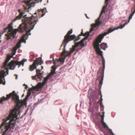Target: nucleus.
I'll return each mask as SVG.
<instances>
[{"instance_id":"obj_9","label":"nucleus","mask_w":135,"mask_h":135,"mask_svg":"<svg viewBox=\"0 0 135 135\" xmlns=\"http://www.w3.org/2000/svg\"><path fill=\"white\" fill-rule=\"evenodd\" d=\"M51 68L52 69V70L51 71V72L50 73L46 78H44L42 83H39V85H40V87H42L44 86L47 80L49 79H50L51 78L50 77L52 75L56 73L55 71L56 69V67H55L54 66H53Z\"/></svg>"},{"instance_id":"obj_30","label":"nucleus","mask_w":135,"mask_h":135,"mask_svg":"<svg viewBox=\"0 0 135 135\" xmlns=\"http://www.w3.org/2000/svg\"><path fill=\"white\" fill-rule=\"evenodd\" d=\"M16 75V79H17V78L18 75Z\"/></svg>"},{"instance_id":"obj_14","label":"nucleus","mask_w":135,"mask_h":135,"mask_svg":"<svg viewBox=\"0 0 135 135\" xmlns=\"http://www.w3.org/2000/svg\"><path fill=\"white\" fill-rule=\"evenodd\" d=\"M132 17L131 16H130L129 17V19L128 21V22H126V23L124 24L123 25H120L116 29L117 30L118 29L120 28V29H122L123 27H124L126 25H127L128 23H129V21L132 18Z\"/></svg>"},{"instance_id":"obj_26","label":"nucleus","mask_w":135,"mask_h":135,"mask_svg":"<svg viewBox=\"0 0 135 135\" xmlns=\"http://www.w3.org/2000/svg\"><path fill=\"white\" fill-rule=\"evenodd\" d=\"M102 115H100V116H101V117L102 116H104V112H102Z\"/></svg>"},{"instance_id":"obj_38","label":"nucleus","mask_w":135,"mask_h":135,"mask_svg":"<svg viewBox=\"0 0 135 135\" xmlns=\"http://www.w3.org/2000/svg\"><path fill=\"white\" fill-rule=\"evenodd\" d=\"M1 38V36H0V39Z\"/></svg>"},{"instance_id":"obj_8","label":"nucleus","mask_w":135,"mask_h":135,"mask_svg":"<svg viewBox=\"0 0 135 135\" xmlns=\"http://www.w3.org/2000/svg\"><path fill=\"white\" fill-rule=\"evenodd\" d=\"M88 97L90 99L89 104L90 106L91 104V99L93 100H95L99 98L98 96L97 91H92L91 89H89L88 91Z\"/></svg>"},{"instance_id":"obj_28","label":"nucleus","mask_w":135,"mask_h":135,"mask_svg":"<svg viewBox=\"0 0 135 135\" xmlns=\"http://www.w3.org/2000/svg\"><path fill=\"white\" fill-rule=\"evenodd\" d=\"M42 63H43V62H41L40 63V65H41L42 64Z\"/></svg>"},{"instance_id":"obj_39","label":"nucleus","mask_w":135,"mask_h":135,"mask_svg":"<svg viewBox=\"0 0 135 135\" xmlns=\"http://www.w3.org/2000/svg\"><path fill=\"white\" fill-rule=\"evenodd\" d=\"M1 128V127H0V128Z\"/></svg>"},{"instance_id":"obj_27","label":"nucleus","mask_w":135,"mask_h":135,"mask_svg":"<svg viewBox=\"0 0 135 135\" xmlns=\"http://www.w3.org/2000/svg\"><path fill=\"white\" fill-rule=\"evenodd\" d=\"M100 97H101V101H102V95H101V96H100Z\"/></svg>"},{"instance_id":"obj_17","label":"nucleus","mask_w":135,"mask_h":135,"mask_svg":"<svg viewBox=\"0 0 135 135\" xmlns=\"http://www.w3.org/2000/svg\"><path fill=\"white\" fill-rule=\"evenodd\" d=\"M31 94V92L29 91L27 92V95L26 96V98L25 99V100H27L28 99V97Z\"/></svg>"},{"instance_id":"obj_18","label":"nucleus","mask_w":135,"mask_h":135,"mask_svg":"<svg viewBox=\"0 0 135 135\" xmlns=\"http://www.w3.org/2000/svg\"><path fill=\"white\" fill-rule=\"evenodd\" d=\"M65 57H63V58H60L59 60V61L64 62L65 61Z\"/></svg>"},{"instance_id":"obj_11","label":"nucleus","mask_w":135,"mask_h":135,"mask_svg":"<svg viewBox=\"0 0 135 135\" xmlns=\"http://www.w3.org/2000/svg\"><path fill=\"white\" fill-rule=\"evenodd\" d=\"M39 64L38 60L37 58L33 62V64L30 66L29 69L30 71H32L34 69H36Z\"/></svg>"},{"instance_id":"obj_22","label":"nucleus","mask_w":135,"mask_h":135,"mask_svg":"<svg viewBox=\"0 0 135 135\" xmlns=\"http://www.w3.org/2000/svg\"><path fill=\"white\" fill-rule=\"evenodd\" d=\"M108 129L109 130V132L111 134H112V135H115L113 133L111 129H110L109 128Z\"/></svg>"},{"instance_id":"obj_13","label":"nucleus","mask_w":135,"mask_h":135,"mask_svg":"<svg viewBox=\"0 0 135 135\" xmlns=\"http://www.w3.org/2000/svg\"><path fill=\"white\" fill-rule=\"evenodd\" d=\"M104 116H101V122L102 123V125L103 126L104 128H107L108 129H109L108 126L107 125L106 123L104 122Z\"/></svg>"},{"instance_id":"obj_7","label":"nucleus","mask_w":135,"mask_h":135,"mask_svg":"<svg viewBox=\"0 0 135 135\" xmlns=\"http://www.w3.org/2000/svg\"><path fill=\"white\" fill-rule=\"evenodd\" d=\"M42 0H28L24 1L26 5V7H25V11L28 12L31 7H33L35 4L39 2H41Z\"/></svg>"},{"instance_id":"obj_34","label":"nucleus","mask_w":135,"mask_h":135,"mask_svg":"<svg viewBox=\"0 0 135 135\" xmlns=\"http://www.w3.org/2000/svg\"><path fill=\"white\" fill-rule=\"evenodd\" d=\"M37 14V13H34V15H36V14Z\"/></svg>"},{"instance_id":"obj_33","label":"nucleus","mask_w":135,"mask_h":135,"mask_svg":"<svg viewBox=\"0 0 135 135\" xmlns=\"http://www.w3.org/2000/svg\"><path fill=\"white\" fill-rule=\"evenodd\" d=\"M86 17H87V18H89L88 17H87V15H86Z\"/></svg>"},{"instance_id":"obj_3","label":"nucleus","mask_w":135,"mask_h":135,"mask_svg":"<svg viewBox=\"0 0 135 135\" xmlns=\"http://www.w3.org/2000/svg\"><path fill=\"white\" fill-rule=\"evenodd\" d=\"M37 17H35L33 15L31 17H27L26 15L23 16L22 19L23 23L20 25L18 29V31L20 32H22L24 31H26V34H24L22 37L23 40L25 41L27 39L28 34H31L30 32L33 29L37 21Z\"/></svg>"},{"instance_id":"obj_24","label":"nucleus","mask_w":135,"mask_h":135,"mask_svg":"<svg viewBox=\"0 0 135 135\" xmlns=\"http://www.w3.org/2000/svg\"><path fill=\"white\" fill-rule=\"evenodd\" d=\"M7 29H7V28H5L4 29V32H5L7 31Z\"/></svg>"},{"instance_id":"obj_23","label":"nucleus","mask_w":135,"mask_h":135,"mask_svg":"<svg viewBox=\"0 0 135 135\" xmlns=\"http://www.w3.org/2000/svg\"><path fill=\"white\" fill-rule=\"evenodd\" d=\"M23 85L24 86H25V89L26 90L28 88V86L27 85H26L25 84Z\"/></svg>"},{"instance_id":"obj_6","label":"nucleus","mask_w":135,"mask_h":135,"mask_svg":"<svg viewBox=\"0 0 135 135\" xmlns=\"http://www.w3.org/2000/svg\"><path fill=\"white\" fill-rule=\"evenodd\" d=\"M7 28L8 30L7 33L6 34L7 39L8 40L11 39L12 37H15L16 34L17 30L16 29L13 30L12 23L9 24Z\"/></svg>"},{"instance_id":"obj_31","label":"nucleus","mask_w":135,"mask_h":135,"mask_svg":"<svg viewBox=\"0 0 135 135\" xmlns=\"http://www.w3.org/2000/svg\"><path fill=\"white\" fill-rule=\"evenodd\" d=\"M44 15V14H42V15L41 17H43Z\"/></svg>"},{"instance_id":"obj_20","label":"nucleus","mask_w":135,"mask_h":135,"mask_svg":"<svg viewBox=\"0 0 135 135\" xmlns=\"http://www.w3.org/2000/svg\"><path fill=\"white\" fill-rule=\"evenodd\" d=\"M44 11V10H42V11H41L40 10H39V9H38V13L39 14H41V13H42L43 12V11Z\"/></svg>"},{"instance_id":"obj_10","label":"nucleus","mask_w":135,"mask_h":135,"mask_svg":"<svg viewBox=\"0 0 135 135\" xmlns=\"http://www.w3.org/2000/svg\"><path fill=\"white\" fill-rule=\"evenodd\" d=\"M41 70H36V75L34 76H32V78L33 79L36 80L37 81H40L41 80V78L40 76L42 74V73H40L41 70H42L43 69V67L42 66H41Z\"/></svg>"},{"instance_id":"obj_16","label":"nucleus","mask_w":135,"mask_h":135,"mask_svg":"<svg viewBox=\"0 0 135 135\" xmlns=\"http://www.w3.org/2000/svg\"><path fill=\"white\" fill-rule=\"evenodd\" d=\"M100 48L104 50H105V49L107 48L108 46L107 44H106L103 43L101 44L100 46Z\"/></svg>"},{"instance_id":"obj_2","label":"nucleus","mask_w":135,"mask_h":135,"mask_svg":"<svg viewBox=\"0 0 135 135\" xmlns=\"http://www.w3.org/2000/svg\"><path fill=\"white\" fill-rule=\"evenodd\" d=\"M12 97V100L17 103V105L14 109L11 110L8 117L3 119L1 126H3L4 125L5 130L2 135H7V134L8 132H7L10 129L11 125H15L16 121L18 119V115L20 113V111L19 110L20 107L18 104V103L20 102L19 97L16 94L15 91H13L12 93H9V94H7L6 98L4 96L1 98L0 99V103H2L3 101L9 99Z\"/></svg>"},{"instance_id":"obj_12","label":"nucleus","mask_w":135,"mask_h":135,"mask_svg":"<svg viewBox=\"0 0 135 135\" xmlns=\"http://www.w3.org/2000/svg\"><path fill=\"white\" fill-rule=\"evenodd\" d=\"M20 10L19 12H20V14L16 16V17L13 20L14 21H15L17 20H20L22 17L23 15L25 14L24 11L20 12Z\"/></svg>"},{"instance_id":"obj_15","label":"nucleus","mask_w":135,"mask_h":135,"mask_svg":"<svg viewBox=\"0 0 135 135\" xmlns=\"http://www.w3.org/2000/svg\"><path fill=\"white\" fill-rule=\"evenodd\" d=\"M20 47V44H17L16 46L13 49V54L15 55V54L16 52V51L17 49L18 48H19Z\"/></svg>"},{"instance_id":"obj_5","label":"nucleus","mask_w":135,"mask_h":135,"mask_svg":"<svg viewBox=\"0 0 135 135\" xmlns=\"http://www.w3.org/2000/svg\"><path fill=\"white\" fill-rule=\"evenodd\" d=\"M115 29L112 30L111 29H109L107 32H105L104 33L100 34L98 37L97 38L96 41L94 43V47L95 49L97 52L98 54L100 55L102 58V64L103 66V71L105 68V60L102 55L103 52L100 50L99 47V43L101 42L102 39L103 38L104 36H106L107 34H108L113 31Z\"/></svg>"},{"instance_id":"obj_21","label":"nucleus","mask_w":135,"mask_h":135,"mask_svg":"<svg viewBox=\"0 0 135 135\" xmlns=\"http://www.w3.org/2000/svg\"><path fill=\"white\" fill-rule=\"evenodd\" d=\"M59 61L58 60H54L53 61V63L54 64V65H55L56 64H57V63Z\"/></svg>"},{"instance_id":"obj_4","label":"nucleus","mask_w":135,"mask_h":135,"mask_svg":"<svg viewBox=\"0 0 135 135\" xmlns=\"http://www.w3.org/2000/svg\"><path fill=\"white\" fill-rule=\"evenodd\" d=\"M11 58V57L10 56H7L2 68V69L4 68V69L1 70L0 71V82L3 84L4 85H5V83H3L2 79L5 76V75L6 72L7 75L8 74V69L14 70L17 65H19L18 68H19L21 65H22V66H24V62L27 61L26 59H23L20 61H11V62L8 64V62L10 60Z\"/></svg>"},{"instance_id":"obj_35","label":"nucleus","mask_w":135,"mask_h":135,"mask_svg":"<svg viewBox=\"0 0 135 135\" xmlns=\"http://www.w3.org/2000/svg\"><path fill=\"white\" fill-rule=\"evenodd\" d=\"M100 94H101V91H100Z\"/></svg>"},{"instance_id":"obj_25","label":"nucleus","mask_w":135,"mask_h":135,"mask_svg":"<svg viewBox=\"0 0 135 135\" xmlns=\"http://www.w3.org/2000/svg\"><path fill=\"white\" fill-rule=\"evenodd\" d=\"M99 128V129L101 131H102V128L100 126H99L98 127Z\"/></svg>"},{"instance_id":"obj_29","label":"nucleus","mask_w":135,"mask_h":135,"mask_svg":"<svg viewBox=\"0 0 135 135\" xmlns=\"http://www.w3.org/2000/svg\"><path fill=\"white\" fill-rule=\"evenodd\" d=\"M8 47V46L7 45V46L6 47H4V46L3 47V48L4 49H6V48H7V47Z\"/></svg>"},{"instance_id":"obj_19","label":"nucleus","mask_w":135,"mask_h":135,"mask_svg":"<svg viewBox=\"0 0 135 135\" xmlns=\"http://www.w3.org/2000/svg\"><path fill=\"white\" fill-rule=\"evenodd\" d=\"M103 76H104L103 75V76L102 77L101 80L100 82V84H101V85L102 84V83H103Z\"/></svg>"},{"instance_id":"obj_1","label":"nucleus","mask_w":135,"mask_h":135,"mask_svg":"<svg viewBox=\"0 0 135 135\" xmlns=\"http://www.w3.org/2000/svg\"><path fill=\"white\" fill-rule=\"evenodd\" d=\"M109 0H105V2L106 5L104 6L102 9V10L99 16L95 21V24H92L91 25V28L89 32L87 33H85L84 34L83 32V30H81V35H79L77 38L74 40L75 45L73 46V48L70 53L68 52V51L66 52L65 48L67 43L69 41L73 40L76 38V36L74 35H70L72 32L73 30L71 29L68 31L66 35L65 36L64 39L62 42V44L61 45L60 50L61 47L64 45V48L63 49V51L61 54L62 56L64 55L68 56L70 54L73 52L75 50V48L80 45L82 47H83L85 46V44L84 43V41L87 39L88 36L90 35V33L92 31H94L96 29V28L98 27L99 25H100L101 23V21H99L100 17L103 13L105 11V9L107 7L108 3V2Z\"/></svg>"},{"instance_id":"obj_32","label":"nucleus","mask_w":135,"mask_h":135,"mask_svg":"<svg viewBox=\"0 0 135 135\" xmlns=\"http://www.w3.org/2000/svg\"><path fill=\"white\" fill-rule=\"evenodd\" d=\"M38 104V103H36L35 104V105H37Z\"/></svg>"},{"instance_id":"obj_36","label":"nucleus","mask_w":135,"mask_h":135,"mask_svg":"<svg viewBox=\"0 0 135 135\" xmlns=\"http://www.w3.org/2000/svg\"><path fill=\"white\" fill-rule=\"evenodd\" d=\"M81 104H80V106H81Z\"/></svg>"},{"instance_id":"obj_37","label":"nucleus","mask_w":135,"mask_h":135,"mask_svg":"<svg viewBox=\"0 0 135 135\" xmlns=\"http://www.w3.org/2000/svg\"><path fill=\"white\" fill-rule=\"evenodd\" d=\"M1 40H0V42H1Z\"/></svg>"}]
</instances>
